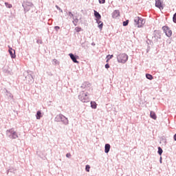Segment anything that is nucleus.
<instances>
[{"mask_svg":"<svg viewBox=\"0 0 176 176\" xmlns=\"http://www.w3.org/2000/svg\"><path fill=\"white\" fill-rule=\"evenodd\" d=\"M127 60H129V56L126 54H120L117 56V60L122 64L127 63Z\"/></svg>","mask_w":176,"mask_h":176,"instance_id":"1","label":"nucleus"},{"mask_svg":"<svg viewBox=\"0 0 176 176\" xmlns=\"http://www.w3.org/2000/svg\"><path fill=\"white\" fill-rule=\"evenodd\" d=\"M135 25H137L138 28H141L145 24V21L144 19L140 16H135L134 19Z\"/></svg>","mask_w":176,"mask_h":176,"instance_id":"2","label":"nucleus"},{"mask_svg":"<svg viewBox=\"0 0 176 176\" xmlns=\"http://www.w3.org/2000/svg\"><path fill=\"white\" fill-rule=\"evenodd\" d=\"M78 98L82 102H89V101L87 93L86 94L85 91L80 92V95L78 96Z\"/></svg>","mask_w":176,"mask_h":176,"instance_id":"3","label":"nucleus"},{"mask_svg":"<svg viewBox=\"0 0 176 176\" xmlns=\"http://www.w3.org/2000/svg\"><path fill=\"white\" fill-rule=\"evenodd\" d=\"M162 30L164 31V32H165L166 36H171V35H173V32L171 31V30H170V28L167 26H164L162 28Z\"/></svg>","mask_w":176,"mask_h":176,"instance_id":"4","label":"nucleus"},{"mask_svg":"<svg viewBox=\"0 0 176 176\" xmlns=\"http://www.w3.org/2000/svg\"><path fill=\"white\" fill-rule=\"evenodd\" d=\"M155 6L156 8H158V9H160L162 10V9L164 8V3H163V1H156Z\"/></svg>","mask_w":176,"mask_h":176,"instance_id":"5","label":"nucleus"},{"mask_svg":"<svg viewBox=\"0 0 176 176\" xmlns=\"http://www.w3.org/2000/svg\"><path fill=\"white\" fill-rule=\"evenodd\" d=\"M8 133H10L11 135H12V138H13L14 140H15V138H17L19 136L17 135V133H16L14 131V129H11L10 130L8 131Z\"/></svg>","mask_w":176,"mask_h":176,"instance_id":"6","label":"nucleus"},{"mask_svg":"<svg viewBox=\"0 0 176 176\" xmlns=\"http://www.w3.org/2000/svg\"><path fill=\"white\" fill-rule=\"evenodd\" d=\"M8 52L12 57V58H16V51L12 47H9Z\"/></svg>","mask_w":176,"mask_h":176,"instance_id":"7","label":"nucleus"},{"mask_svg":"<svg viewBox=\"0 0 176 176\" xmlns=\"http://www.w3.org/2000/svg\"><path fill=\"white\" fill-rule=\"evenodd\" d=\"M58 116H59L60 120L62 122H63V123H65V124H68V123H69L68 118H67L63 115H59Z\"/></svg>","mask_w":176,"mask_h":176,"instance_id":"8","label":"nucleus"},{"mask_svg":"<svg viewBox=\"0 0 176 176\" xmlns=\"http://www.w3.org/2000/svg\"><path fill=\"white\" fill-rule=\"evenodd\" d=\"M119 16H120V12H119V10H115L112 14L113 19H118Z\"/></svg>","mask_w":176,"mask_h":176,"instance_id":"9","label":"nucleus"},{"mask_svg":"<svg viewBox=\"0 0 176 176\" xmlns=\"http://www.w3.org/2000/svg\"><path fill=\"white\" fill-rule=\"evenodd\" d=\"M69 56L73 62L76 63V64H79V61L76 60V57H75L73 54H69Z\"/></svg>","mask_w":176,"mask_h":176,"instance_id":"10","label":"nucleus"},{"mask_svg":"<svg viewBox=\"0 0 176 176\" xmlns=\"http://www.w3.org/2000/svg\"><path fill=\"white\" fill-rule=\"evenodd\" d=\"M82 89H90V83L85 82H84L82 86H81Z\"/></svg>","mask_w":176,"mask_h":176,"instance_id":"11","label":"nucleus"},{"mask_svg":"<svg viewBox=\"0 0 176 176\" xmlns=\"http://www.w3.org/2000/svg\"><path fill=\"white\" fill-rule=\"evenodd\" d=\"M109 149H111V145H109V144H105V147H104L105 153H108V152H109Z\"/></svg>","mask_w":176,"mask_h":176,"instance_id":"12","label":"nucleus"},{"mask_svg":"<svg viewBox=\"0 0 176 176\" xmlns=\"http://www.w3.org/2000/svg\"><path fill=\"white\" fill-rule=\"evenodd\" d=\"M36 118L37 120H39L42 118V112L41 111H38L36 114Z\"/></svg>","mask_w":176,"mask_h":176,"instance_id":"13","label":"nucleus"},{"mask_svg":"<svg viewBox=\"0 0 176 176\" xmlns=\"http://www.w3.org/2000/svg\"><path fill=\"white\" fill-rule=\"evenodd\" d=\"M91 107L93 109H97V103H96V102L91 101Z\"/></svg>","mask_w":176,"mask_h":176,"instance_id":"14","label":"nucleus"},{"mask_svg":"<svg viewBox=\"0 0 176 176\" xmlns=\"http://www.w3.org/2000/svg\"><path fill=\"white\" fill-rule=\"evenodd\" d=\"M94 16L98 19V20H100L101 19V15L96 10H94Z\"/></svg>","mask_w":176,"mask_h":176,"instance_id":"15","label":"nucleus"},{"mask_svg":"<svg viewBox=\"0 0 176 176\" xmlns=\"http://www.w3.org/2000/svg\"><path fill=\"white\" fill-rule=\"evenodd\" d=\"M150 116H151V118H152V119H154V120H156L157 116H156V113H155V112L151 111Z\"/></svg>","mask_w":176,"mask_h":176,"instance_id":"16","label":"nucleus"},{"mask_svg":"<svg viewBox=\"0 0 176 176\" xmlns=\"http://www.w3.org/2000/svg\"><path fill=\"white\" fill-rule=\"evenodd\" d=\"M146 78L149 80H152V79H153V76L149 74H146Z\"/></svg>","mask_w":176,"mask_h":176,"instance_id":"17","label":"nucleus"},{"mask_svg":"<svg viewBox=\"0 0 176 176\" xmlns=\"http://www.w3.org/2000/svg\"><path fill=\"white\" fill-rule=\"evenodd\" d=\"M75 31H76V32H80V31H82V28H80V27H76L75 28Z\"/></svg>","mask_w":176,"mask_h":176,"instance_id":"18","label":"nucleus"},{"mask_svg":"<svg viewBox=\"0 0 176 176\" xmlns=\"http://www.w3.org/2000/svg\"><path fill=\"white\" fill-rule=\"evenodd\" d=\"M104 25V23H102V22L100 21L98 23V28H100V30H102V26Z\"/></svg>","mask_w":176,"mask_h":176,"instance_id":"19","label":"nucleus"},{"mask_svg":"<svg viewBox=\"0 0 176 176\" xmlns=\"http://www.w3.org/2000/svg\"><path fill=\"white\" fill-rule=\"evenodd\" d=\"M113 57V55H107V63H108V61H109L111 60V58H112Z\"/></svg>","mask_w":176,"mask_h":176,"instance_id":"20","label":"nucleus"},{"mask_svg":"<svg viewBox=\"0 0 176 176\" xmlns=\"http://www.w3.org/2000/svg\"><path fill=\"white\" fill-rule=\"evenodd\" d=\"M158 153L160 155H162V153H163V149H162L161 147H158Z\"/></svg>","mask_w":176,"mask_h":176,"instance_id":"21","label":"nucleus"},{"mask_svg":"<svg viewBox=\"0 0 176 176\" xmlns=\"http://www.w3.org/2000/svg\"><path fill=\"white\" fill-rule=\"evenodd\" d=\"M85 170L89 173L90 171V165H86Z\"/></svg>","mask_w":176,"mask_h":176,"instance_id":"22","label":"nucleus"},{"mask_svg":"<svg viewBox=\"0 0 176 176\" xmlns=\"http://www.w3.org/2000/svg\"><path fill=\"white\" fill-rule=\"evenodd\" d=\"M124 27H126V25H129V20H126V21L123 22Z\"/></svg>","mask_w":176,"mask_h":176,"instance_id":"23","label":"nucleus"},{"mask_svg":"<svg viewBox=\"0 0 176 176\" xmlns=\"http://www.w3.org/2000/svg\"><path fill=\"white\" fill-rule=\"evenodd\" d=\"M5 5H6V6L7 8H12V4H9V3H5Z\"/></svg>","mask_w":176,"mask_h":176,"instance_id":"24","label":"nucleus"},{"mask_svg":"<svg viewBox=\"0 0 176 176\" xmlns=\"http://www.w3.org/2000/svg\"><path fill=\"white\" fill-rule=\"evenodd\" d=\"M173 22L176 23V13L173 15Z\"/></svg>","mask_w":176,"mask_h":176,"instance_id":"25","label":"nucleus"},{"mask_svg":"<svg viewBox=\"0 0 176 176\" xmlns=\"http://www.w3.org/2000/svg\"><path fill=\"white\" fill-rule=\"evenodd\" d=\"M71 157V153H67L66 154V157Z\"/></svg>","mask_w":176,"mask_h":176,"instance_id":"26","label":"nucleus"},{"mask_svg":"<svg viewBox=\"0 0 176 176\" xmlns=\"http://www.w3.org/2000/svg\"><path fill=\"white\" fill-rule=\"evenodd\" d=\"M105 68H107V69H108V68H109V64H106L105 65Z\"/></svg>","mask_w":176,"mask_h":176,"instance_id":"27","label":"nucleus"},{"mask_svg":"<svg viewBox=\"0 0 176 176\" xmlns=\"http://www.w3.org/2000/svg\"><path fill=\"white\" fill-rule=\"evenodd\" d=\"M69 16H70V17H74V14H72V12H69Z\"/></svg>","mask_w":176,"mask_h":176,"instance_id":"28","label":"nucleus"},{"mask_svg":"<svg viewBox=\"0 0 176 176\" xmlns=\"http://www.w3.org/2000/svg\"><path fill=\"white\" fill-rule=\"evenodd\" d=\"M100 3H105V1H99Z\"/></svg>","mask_w":176,"mask_h":176,"instance_id":"29","label":"nucleus"},{"mask_svg":"<svg viewBox=\"0 0 176 176\" xmlns=\"http://www.w3.org/2000/svg\"><path fill=\"white\" fill-rule=\"evenodd\" d=\"M55 30H60V27L56 26V27H55Z\"/></svg>","mask_w":176,"mask_h":176,"instance_id":"30","label":"nucleus"},{"mask_svg":"<svg viewBox=\"0 0 176 176\" xmlns=\"http://www.w3.org/2000/svg\"><path fill=\"white\" fill-rule=\"evenodd\" d=\"M175 141H176V134L174 135V137H173Z\"/></svg>","mask_w":176,"mask_h":176,"instance_id":"31","label":"nucleus"},{"mask_svg":"<svg viewBox=\"0 0 176 176\" xmlns=\"http://www.w3.org/2000/svg\"><path fill=\"white\" fill-rule=\"evenodd\" d=\"M98 1H105V0H98Z\"/></svg>","mask_w":176,"mask_h":176,"instance_id":"32","label":"nucleus"},{"mask_svg":"<svg viewBox=\"0 0 176 176\" xmlns=\"http://www.w3.org/2000/svg\"><path fill=\"white\" fill-rule=\"evenodd\" d=\"M56 8H58V6H56Z\"/></svg>","mask_w":176,"mask_h":176,"instance_id":"33","label":"nucleus"},{"mask_svg":"<svg viewBox=\"0 0 176 176\" xmlns=\"http://www.w3.org/2000/svg\"><path fill=\"white\" fill-rule=\"evenodd\" d=\"M24 5H25V3L23 4V6H25Z\"/></svg>","mask_w":176,"mask_h":176,"instance_id":"34","label":"nucleus"},{"mask_svg":"<svg viewBox=\"0 0 176 176\" xmlns=\"http://www.w3.org/2000/svg\"><path fill=\"white\" fill-rule=\"evenodd\" d=\"M157 1H160V0H157Z\"/></svg>","mask_w":176,"mask_h":176,"instance_id":"35","label":"nucleus"}]
</instances>
